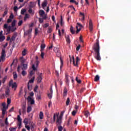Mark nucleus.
I'll use <instances>...</instances> for the list:
<instances>
[{
	"label": "nucleus",
	"instance_id": "f257e3e1",
	"mask_svg": "<svg viewBox=\"0 0 131 131\" xmlns=\"http://www.w3.org/2000/svg\"><path fill=\"white\" fill-rule=\"evenodd\" d=\"M65 111H62L60 116L58 115V114H54L53 120L51 121V123H54L56 121V117H57L56 124L57 125H60L62 123V119L63 118V115H64Z\"/></svg>",
	"mask_w": 131,
	"mask_h": 131
},
{
	"label": "nucleus",
	"instance_id": "f03ea898",
	"mask_svg": "<svg viewBox=\"0 0 131 131\" xmlns=\"http://www.w3.org/2000/svg\"><path fill=\"white\" fill-rule=\"evenodd\" d=\"M93 49L95 52L94 54V58L97 60V61H101V56H100V45H99V41H97L93 47Z\"/></svg>",
	"mask_w": 131,
	"mask_h": 131
},
{
	"label": "nucleus",
	"instance_id": "7ed1b4c3",
	"mask_svg": "<svg viewBox=\"0 0 131 131\" xmlns=\"http://www.w3.org/2000/svg\"><path fill=\"white\" fill-rule=\"evenodd\" d=\"M36 60L34 62V64H33L32 66V68L33 71H30L29 73L30 75H32L34 73V71H36L37 70V67H38V64H39V61L38 60V57L36 56L35 57Z\"/></svg>",
	"mask_w": 131,
	"mask_h": 131
},
{
	"label": "nucleus",
	"instance_id": "20e7f679",
	"mask_svg": "<svg viewBox=\"0 0 131 131\" xmlns=\"http://www.w3.org/2000/svg\"><path fill=\"white\" fill-rule=\"evenodd\" d=\"M28 66V63H21L20 66H18L17 68V71L20 72L21 71V69L23 70H26L27 69Z\"/></svg>",
	"mask_w": 131,
	"mask_h": 131
},
{
	"label": "nucleus",
	"instance_id": "39448f33",
	"mask_svg": "<svg viewBox=\"0 0 131 131\" xmlns=\"http://www.w3.org/2000/svg\"><path fill=\"white\" fill-rule=\"evenodd\" d=\"M73 58V65H74L76 67H78V64H79V61H80V59L78 56L76 57V61L74 60V56H72Z\"/></svg>",
	"mask_w": 131,
	"mask_h": 131
},
{
	"label": "nucleus",
	"instance_id": "423d86ee",
	"mask_svg": "<svg viewBox=\"0 0 131 131\" xmlns=\"http://www.w3.org/2000/svg\"><path fill=\"white\" fill-rule=\"evenodd\" d=\"M26 128L28 129L29 131H30V129L31 131H35L36 130V128H35V124H32L30 125V126L26 125L25 126Z\"/></svg>",
	"mask_w": 131,
	"mask_h": 131
},
{
	"label": "nucleus",
	"instance_id": "0eeeda50",
	"mask_svg": "<svg viewBox=\"0 0 131 131\" xmlns=\"http://www.w3.org/2000/svg\"><path fill=\"white\" fill-rule=\"evenodd\" d=\"M39 14L42 19H46L48 18V14H46V12L43 10H40Z\"/></svg>",
	"mask_w": 131,
	"mask_h": 131
},
{
	"label": "nucleus",
	"instance_id": "6e6552de",
	"mask_svg": "<svg viewBox=\"0 0 131 131\" xmlns=\"http://www.w3.org/2000/svg\"><path fill=\"white\" fill-rule=\"evenodd\" d=\"M9 85L11 86L12 89H14V91H16L17 89V83L16 82L13 83V80H11L9 82Z\"/></svg>",
	"mask_w": 131,
	"mask_h": 131
},
{
	"label": "nucleus",
	"instance_id": "1a4fd4ad",
	"mask_svg": "<svg viewBox=\"0 0 131 131\" xmlns=\"http://www.w3.org/2000/svg\"><path fill=\"white\" fill-rule=\"evenodd\" d=\"M4 28L7 29V31L8 33H10V32L12 31V27L11 26H8V24H5Z\"/></svg>",
	"mask_w": 131,
	"mask_h": 131
},
{
	"label": "nucleus",
	"instance_id": "9d476101",
	"mask_svg": "<svg viewBox=\"0 0 131 131\" xmlns=\"http://www.w3.org/2000/svg\"><path fill=\"white\" fill-rule=\"evenodd\" d=\"M34 81V77H33L31 80H30L28 83V90H30L31 89V85L30 83H33Z\"/></svg>",
	"mask_w": 131,
	"mask_h": 131
},
{
	"label": "nucleus",
	"instance_id": "9b49d317",
	"mask_svg": "<svg viewBox=\"0 0 131 131\" xmlns=\"http://www.w3.org/2000/svg\"><path fill=\"white\" fill-rule=\"evenodd\" d=\"M76 27L77 29L76 33H78V32H79L80 30H81V28H82V25H81V24H80V23H78L77 24V26Z\"/></svg>",
	"mask_w": 131,
	"mask_h": 131
},
{
	"label": "nucleus",
	"instance_id": "f8f14e48",
	"mask_svg": "<svg viewBox=\"0 0 131 131\" xmlns=\"http://www.w3.org/2000/svg\"><path fill=\"white\" fill-rule=\"evenodd\" d=\"M54 51L55 52V53H56L57 57H61V53L59 50V48L55 47L54 48Z\"/></svg>",
	"mask_w": 131,
	"mask_h": 131
},
{
	"label": "nucleus",
	"instance_id": "ddd939ff",
	"mask_svg": "<svg viewBox=\"0 0 131 131\" xmlns=\"http://www.w3.org/2000/svg\"><path fill=\"white\" fill-rule=\"evenodd\" d=\"M28 103H30L31 105H33V104H34V99H33V98L31 96H28Z\"/></svg>",
	"mask_w": 131,
	"mask_h": 131
},
{
	"label": "nucleus",
	"instance_id": "4468645a",
	"mask_svg": "<svg viewBox=\"0 0 131 131\" xmlns=\"http://www.w3.org/2000/svg\"><path fill=\"white\" fill-rule=\"evenodd\" d=\"M94 29V26L93 25V21H92V19H90L89 20V29L92 32L93 31V30Z\"/></svg>",
	"mask_w": 131,
	"mask_h": 131
},
{
	"label": "nucleus",
	"instance_id": "2eb2a0df",
	"mask_svg": "<svg viewBox=\"0 0 131 131\" xmlns=\"http://www.w3.org/2000/svg\"><path fill=\"white\" fill-rule=\"evenodd\" d=\"M6 39V36L3 35V31L0 32V42L4 41Z\"/></svg>",
	"mask_w": 131,
	"mask_h": 131
},
{
	"label": "nucleus",
	"instance_id": "dca6fc26",
	"mask_svg": "<svg viewBox=\"0 0 131 131\" xmlns=\"http://www.w3.org/2000/svg\"><path fill=\"white\" fill-rule=\"evenodd\" d=\"M13 19H14V14H13V13H11L9 18L7 20V23H11V22L13 21Z\"/></svg>",
	"mask_w": 131,
	"mask_h": 131
},
{
	"label": "nucleus",
	"instance_id": "f3484780",
	"mask_svg": "<svg viewBox=\"0 0 131 131\" xmlns=\"http://www.w3.org/2000/svg\"><path fill=\"white\" fill-rule=\"evenodd\" d=\"M80 19L81 20V21H84V13H82V12H80Z\"/></svg>",
	"mask_w": 131,
	"mask_h": 131
},
{
	"label": "nucleus",
	"instance_id": "a211bd4d",
	"mask_svg": "<svg viewBox=\"0 0 131 131\" xmlns=\"http://www.w3.org/2000/svg\"><path fill=\"white\" fill-rule=\"evenodd\" d=\"M45 49H46V44H45V43H42L40 46V51L43 52V51H45Z\"/></svg>",
	"mask_w": 131,
	"mask_h": 131
},
{
	"label": "nucleus",
	"instance_id": "6ab92c4d",
	"mask_svg": "<svg viewBox=\"0 0 131 131\" xmlns=\"http://www.w3.org/2000/svg\"><path fill=\"white\" fill-rule=\"evenodd\" d=\"M52 95H53V89L51 88L50 89V92L49 93H48V98H49V99H51Z\"/></svg>",
	"mask_w": 131,
	"mask_h": 131
},
{
	"label": "nucleus",
	"instance_id": "aec40b11",
	"mask_svg": "<svg viewBox=\"0 0 131 131\" xmlns=\"http://www.w3.org/2000/svg\"><path fill=\"white\" fill-rule=\"evenodd\" d=\"M70 3H72L73 4H75L76 6H78L79 1L78 0H77V1H76L75 0H70Z\"/></svg>",
	"mask_w": 131,
	"mask_h": 131
},
{
	"label": "nucleus",
	"instance_id": "412c9836",
	"mask_svg": "<svg viewBox=\"0 0 131 131\" xmlns=\"http://www.w3.org/2000/svg\"><path fill=\"white\" fill-rule=\"evenodd\" d=\"M47 5H48V3H47V0H45L42 3V8H43V9H45L46 7H47Z\"/></svg>",
	"mask_w": 131,
	"mask_h": 131
},
{
	"label": "nucleus",
	"instance_id": "4be33fe9",
	"mask_svg": "<svg viewBox=\"0 0 131 131\" xmlns=\"http://www.w3.org/2000/svg\"><path fill=\"white\" fill-rule=\"evenodd\" d=\"M8 108H9V106L7 105L6 106V108H2V115H5V114H6V111L7 110V109H8Z\"/></svg>",
	"mask_w": 131,
	"mask_h": 131
},
{
	"label": "nucleus",
	"instance_id": "5701e85b",
	"mask_svg": "<svg viewBox=\"0 0 131 131\" xmlns=\"http://www.w3.org/2000/svg\"><path fill=\"white\" fill-rule=\"evenodd\" d=\"M19 60L21 62V64H23V63H25V62H26V59L25 58H24V57H20Z\"/></svg>",
	"mask_w": 131,
	"mask_h": 131
},
{
	"label": "nucleus",
	"instance_id": "b1692460",
	"mask_svg": "<svg viewBox=\"0 0 131 131\" xmlns=\"http://www.w3.org/2000/svg\"><path fill=\"white\" fill-rule=\"evenodd\" d=\"M90 115H91V114H90V112L89 111H86L84 112V116L86 118H88V117H89Z\"/></svg>",
	"mask_w": 131,
	"mask_h": 131
},
{
	"label": "nucleus",
	"instance_id": "393cba45",
	"mask_svg": "<svg viewBox=\"0 0 131 131\" xmlns=\"http://www.w3.org/2000/svg\"><path fill=\"white\" fill-rule=\"evenodd\" d=\"M31 32H32V29L30 28L28 31H27L25 32V33L27 35H28L30 34V33H31Z\"/></svg>",
	"mask_w": 131,
	"mask_h": 131
},
{
	"label": "nucleus",
	"instance_id": "a878e982",
	"mask_svg": "<svg viewBox=\"0 0 131 131\" xmlns=\"http://www.w3.org/2000/svg\"><path fill=\"white\" fill-rule=\"evenodd\" d=\"M66 81L67 83H69V75L67 74H66Z\"/></svg>",
	"mask_w": 131,
	"mask_h": 131
},
{
	"label": "nucleus",
	"instance_id": "bb28decb",
	"mask_svg": "<svg viewBox=\"0 0 131 131\" xmlns=\"http://www.w3.org/2000/svg\"><path fill=\"white\" fill-rule=\"evenodd\" d=\"M30 18V15L28 14H26L24 17V20L26 21L28 19H29Z\"/></svg>",
	"mask_w": 131,
	"mask_h": 131
},
{
	"label": "nucleus",
	"instance_id": "cd10ccee",
	"mask_svg": "<svg viewBox=\"0 0 131 131\" xmlns=\"http://www.w3.org/2000/svg\"><path fill=\"white\" fill-rule=\"evenodd\" d=\"M32 110V107L30 106H28L27 108V111L28 113H29L30 112H31Z\"/></svg>",
	"mask_w": 131,
	"mask_h": 131
},
{
	"label": "nucleus",
	"instance_id": "c85d7f7f",
	"mask_svg": "<svg viewBox=\"0 0 131 131\" xmlns=\"http://www.w3.org/2000/svg\"><path fill=\"white\" fill-rule=\"evenodd\" d=\"M8 9H6L4 11V14L2 15L3 18H5V17H6V15L8 14Z\"/></svg>",
	"mask_w": 131,
	"mask_h": 131
},
{
	"label": "nucleus",
	"instance_id": "c756f323",
	"mask_svg": "<svg viewBox=\"0 0 131 131\" xmlns=\"http://www.w3.org/2000/svg\"><path fill=\"white\" fill-rule=\"evenodd\" d=\"M26 54H27V49H24L22 51V56H26Z\"/></svg>",
	"mask_w": 131,
	"mask_h": 131
},
{
	"label": "nucleus",
	"instance_id": "7c9ffc66",
	"mask_svg": "<svg viewBox=\"0 0 131 131\" xmlns=\"http://www.w3.org/2000/svg\"><path fill=\"white\" fill-rule=\"evenodd\" d=\"M39 118H40V119H43V113H42V112H40Z\"/></svg>",
	"mask_w": 131,
	"mask_h": 131
},
{
	"label": "nucleus",
	"instance_id": "2f4dec72",
	"mask_svg": "<svg viewBox=\"0 0 131 131\" xmlns=\"http://www.w3.org/2000/svg\"><path fill=\"white\" fill-rule=\"evenodd\" d=\"M66 39L67 42H69V43H70V38L69 37V35L66 36Z\"/></svg>",
	"mask_w": 131,
	"mask_h": 131
},
{
	"label": "nucleus",
	"instance_id": "473e14b6",
	"mask_svg": "<svg viewBox=\"0 0 131 131\" xmlns=\"http://www.w3.org/2000/svg\"><path fill=\"white\" fill-rule=\"evenodd\" d=\"M100 79V76L99 75H97L94 79L95 81H99V80Z\"/></svg>",
	"mask_w": 131,
	"mask_h": 131
},
{
	"label": "nucleus",
	"instance_id": "72a5a7b5",
	"mask_svg": "<svg viewBox=\"0 0 131 131\" xmlns=\"http://www.w3.org/2000/svg\"><path fill=\"white\" fill-rule=\"evenodd\" d=\"M16 23H17V20H14L11 24V26H12V27L16 26Z\"/></svg>",
	"mask_w": 131,
	"mask_h": 131
},
{
	"label": "nucleus",
	"instance_id": "f704fd0d",
	"mask_svg": "<svg viewBox=\"0 0 131 131\" xmlns=\"http://www.w3.org/2000/svg\"><path fill=\"white\" fill-rule=\"evenodd\" d=\"M17 119L18 122H22V119H21V116H20V115L17 116Z\"/></svg>",
	"mask_w": 131,
	"mask_h": 131
},
{
	"label": "nucleus",
	"instance_id": "c9c22d12",
	"mask_svg": "<svg viewBox=\"0 0 131 131\" xmlns=\"http://www.w3.org/2000/svg\"><path fill=\"white\" fill-rule=\"evenodd\" d=\"M63 96L64 97H66L67 96V89L64 88L63 90Z\"/></svg>",
	"mask_w": 131,
	"mask_h": 131
},
{
	"label": "nucleus",
	"instance_id": "e433bc0d",
	"mask_svg": "<svg viewBox=\"0 0 131 131\" xmlns=\"http://www.w3.org/2000/svg\"><path fill=\"white\" fill-rule=\"evenodd\" d=\"M22 109H23V113H25L26 111V105H23L22 106Z\"/></svg>",
	"mask_w": 131,
	"mask_h": 131
},
{
	"label": "nucleus",
	"instance_id": "4c0bfd02",
	"mask_svg": "<svg viewBox=\"0 0 131 131\" xmlns=\"http://www.w3.org/2000/svg\"><path fill=\"white\" fill-rule=\"evenodd\" d=\"M41 76H39L37 78V80L38 81V82H41Z\"/></svg>",
	"mask_w": 131,
	"mask_h": 131
},
{
	"label": "nucleus",
	"instance_id": "58836bf2",
	"mask_svg": "<svg viewBox=\"0 0 131 131\" xmlns=\"http://www.w3.org/2000/svg\"><path fill=\"white\" fill-rule=\"evenodd\" d=\"M53 31V28L51 27H49L48 28V30L47 31L48 33H51Z\"/></svg>",
	"mask_w": 131,
	"mask_h": 131
},
{
	"label": "nucleus",
	"instance_id": "ea45409f",
	"mask_svg": "<svg viewBox=\"0 0 131 131\" xmlns=\"http://www.w3.org/2000/svg\"><path fill=\"white\" fill-rule=\"evenodd\" d=\"M5 94L6 96H9L10 95V90L6 89L5 91Z\"/></svg>",
	"mask_w": 131,
	"mask_h": 131
},
{
	"label": "nucleus",
	"instance_id": "a19ab883",
	"mask_svg": "<svg viewBox=\"0 0 131 131\" xmlns=\"http://www.w3.org/2000/svg\"><path fill=\"white\" fill-rule=\"evenodd\" d=\"M41 52V54H40V57L42 59L45 58V52L43 51H40Z\"/></svg>",
	"mask_w": 131,
	"mask_h": 131
},
{
	"label": "nucleus",
	"instance_id": "79ce46f5",
	"mask_svg": "<svg viewBox=\"0 0 131 131\" xmlns=\"http://www.w3.org/2000/svg\"><path fill=\"white\" fill-rule=\"evenodd\" d=\"M34 2H30V5L29 7L30 8H33V7H34Z\"/></svg>",
	"mask_w": 131,
	"mask_h": 131
},
{
	"label": "nucleus",
	"instance_id": "37998d69",
	"mask_svg": "<svg viewBox=\"0 0 131 131\" xmlns=\"http://www.w3.org/2000/svg\"><path fill=\"white\" fill-rule=\"evenodd\" d=\"M61 124L60 125H57L58 128V131H62L63 130V127H62V126H60Z\"/></svg>",
	"mask_w": 131,
	"mask_h": 131
},
{
	"label": "nucleus",
	"instance_id": "c03bdc74",
	"mask_svg": "<svg viewBox=\"0 0 131 131\" xmlns=\"http://www.w3.org/2000/svg\"><path fill=\"white\" fill-rule=\"evenodd\" d=\"M73 29H74L73 27L71 26L70 28V31L72 34H74L75 33L74 30Z\"/></svg>",
	"mask_w": 131,
	"mask_h": 131
},
{
	"label": "nucleus",
	"instance_id": "a18cd8bd",
	"mask_svg": "<svg viewBox=\"0 0 131 131\" xmlns=\"http://www.w3.org/2000/svg\"><path fill=\"white\" fill-rule=\"evenodd\" d=\"M60 63H61L60 68H62V67H63V60H62V57H60Z\"/></svg>",
	"mask_w": 131,
	"mask_h": 131
},
{
	"label": "nucleus",
	"instance_id": "49530a36",
	"mask_svg": "<svg viewBox=\"0 0 131 131\" xmlns=\"http://www.w3.org/2000/svg\"><path fill=\"white\" fill-rule=\"evenodd\" d=\"M60 25H61V26H63V25H64V23L63 22V17H62V16H61Z\"/></svg>",
	"mask_w": 131,
	"mask_h": 131
},
{
	"label": "nucleus",
	"instance_id": "de8ad7c7",
	"mask_svg": "<svg viewBox=\"0 0 131 131\" xmlns=\"http://www.w3.org/2000/svg\"><path fill=\"white\" fill-rule=\"evenodd\" d=\"M69 103H70V99L69 98H68L66 102L67 106H68V105H69Z\"/></svg>",
	"mask_w": 131,
	"mask_h": 131
},
{
	"label": "nucleus",
	"instance_id": "09e8293b",
	"mask_svg": "<svg viewBox=\"0 0 131 131\" xmlns=\"http://www.w3.org/2000/svg\"><path fill=\"white\" fill-rule=\"evenodd\" d=\"M76 113H77V110H76V111H73L72 112V115L73 116H75V115L76 114Z\"/></svg>",
	"mask_w": 131,
	"mask_h": 131
},
{
	"label": "nucleus",
	"instance_id": "8fccbe9b",
	"mask_svg": "<svg viewBox=\"0 0 131 131\" xmlns=\"http://www.w3.org/2000/svg\"><path fill=\"white\" fill-rule=\"evenodd\" d=\"M21 74L23 76H25V75H26V74H27V73L26 72H25V71L23 70V71L21 72Z\"/></svg>",
	"mask_w": 131,
	"mask_h": 131
},
{
	"label": "nucleus",
	"instance_id": "3c124183",
	"mask_svg": "<svg viewBox=\"0 0 131 131\" xmlns=\"http://www.w3.org/2000/svg\"><path fill=\"white\" fill-rule=\"evenodd\" d=\"M11 31L13 32V31H15V30H16V29H17L15 27V26L13 27V26H11Z\"/></svg>",
	"mask_w": 131,
	"mask_h": 131
},
{
	"label": "nucleus",
	"instance_id": "603ef678",
	"mask_svg": "<svg viewBox=\"0 0 131 131\" xmlns=\"http://www.w3.org/2000/svg\"><path fill=\"white\" fill-rule=\"evenodd\" d=\"M22 24H23V20H19L18 23V26H21L22 25Z\"/></svg>",
	"mask_w": 131,
	"mask_h": 131
},
{
	"label": "nucleus",
	"instance_id": "864d4df0",
	"mask_svg": "<svg viewBox=\"0 0 131 131\" xmlns=\"http://www.w3.org/2000/svg\"><path fill=\"white\" fill-rule=\"evenodd\" d=\"M17 77H18V76L17 75V74L16 73H14V74H13L14 79H17Z\"/></svg>",
	"mask_w": 131,
	"mask_h": 131
},
{
	"label": "nucleus",
	"instance_id": "5fc2aeb1",
	"mask_svg": "<svg viewBox=\"0 0 131 131\" xmlns=\"http://www.w3.org/2000/svg\"><path fill=\"white\" fill-rule=\"evenodd\" d=\"M18 128L19 129L21 128V126L22 125V122H18Z\"/></svg>",
	"mask_w": 131,
	"mask_h": 131
},
{
	"label": "nucleus",
	"instance_id": "6e6d98bb",
	"mask_svg": "<svg viewBox=\"0 0 131 131\" xmlns=\"http://www.w3.org/2000/svg\"><path fill=\"white\" fill-rule=\"evenodd\" d=\"M76 80L78 82V83H81V80L80 79H78V78L77 77L76 78Z\"/></svg>",
	"mask_w": 131,
	"mask_h": 131
},
{
	"label": "nucleus",
	"instance_id": "4d7b16f0",
	"mask_svg": "<svg viewBox=\"0 0 131 131\" xmlns=\"http://www.w3.org/2000/svg\"><path fill=\"white\" fill-rule=\"evenodd\" d=\"M49 26H50V25L49 24H45L43 25V27H44V28H47V27H49Z\"/></svg>",
	"mask_w": 131,
	"mask_h": 131
},
{
	"label": "nucleus",
	"instance_id": "13d9d810",
	"mask_svg": "<svg viewBox=\"0 0 131 131\" xmlns=\"http://www.w3.org/2000/svg\"><path fill=\"white\" fill-rule=\"evenodd\" d=\"M26 12V9H22L21 10V14H22V15H24Z\"/></svg>",
	"mask_w": 131,
	"mask_h": 131
},
{
	"label": "nucleus",
	"instance_id": "bf43d9fd",
	"mask_svg": "<svg viewBox=\"0 0 131 131\" xmlns=\"http://www.w3.org/2000/svg\"><path fill=\"white\" fill-rule=\"evenodd\" d=\"M11 104V99L8 98L7 99V105L9 106Z\"/></svg>",
	"mask_w": 131,
	"mask_h": 131
},
{
	"label": "nucleus",
	"instance_id": "052dcab7",
	"mask_svg": "<svg viewBox=\"0 0 131 131\" xmlns=\"http://www.w3.org/2000/svg\"><path fill=\"white\" fill-rule=\"evenodd\" d=\"M37 90H38V86L36 85L34 89V91L36 92H37Z\"/></svg>",
	"mask_w": 131,
	"mask_h": 131
},
{
	"label": "nucleus",
	"instance_id": "680f3d73",
	"mask_svg": "<svg viewBox=\"0 0 131 131\" xmlns=\"http://www.w3.org/2000/svg\"><path fill=\"white\" fill-rule=\"evenodd\" d=\"M9 130H10V131H16V128L15 127L10 128Z\"/></svg>",
	"mask_w": 131,
	"mask_h": 131
},
{
	"label": "nucleus",
	"instance_id": "e2e57ef3",
	"mask_svg": "<svg viewBox=\"0 0 131 131\" xmlns=\"http://www.w3.org/2000/svg\"><path fill=\"white\" fill-rule=\"evenodd\" d=\"M16 38V36L13 35L11 39V41H13V40H15V39Z\"/></svg>",
	"mask_w": 131,
	"mask_h": 131
},
{
	"label": "nucleus",
	"instance_id": "0e129e2a",
	"mask_svg": "<svg viewBox=\"0 0 131 131\" xmlns=\"http://www.w3.org/2000/svg\"><path fill=\"white\" fill-rule=\"evenodd\" d=\"M37 100H40L41 99V97L40 96V95H37L36 97Z\"/></svg>",
	"mask_w": 131,
	"mask_h": 131
},
{
	"label": "nucleus",
	"instance_id": "69168bd1",
	"mask_svg": "<svg viewBox=\"0 0 131 131\" xmlns=\"http://www.w3.org/2000/svg\"><path fill=\"white\" fill-rule=\"evenodd\" d=\"M79 40H80V42H83V40H82V36H80Z\"/></svg>",
	"mask_w": 131,
	"mask_h": 131
},
{
	"label": "nucleus",
	"instance_id": "338daca9",
	"mask_svg": "<svg viewBox=\"0 0 131 131\" xmlns=\"http://www.w3.org/2000/svg\"><path fill=\"white\" fill-rule=\"evenodd\" d=\"M80 49V45H79L76 48V51H79Z\"/></svg>",
	"mask_w": 131,
	"mask_h": 131
},
{
	"label": "nucleus",
	"instance_id": "774afa93",
	"mask_svg": "<svg viewBox=\"0 0 131 131\" xmlns=\"http://www.w3.org/2000/svg\"><path fill=\"white\" fill-rule=\"evenodd\" d=\"M2 106H3V108H7V107H6V102H3L2 103Z\"/></svg>",
	"mask_w": 131,
	"mask_h": 131
}]
</instances>
